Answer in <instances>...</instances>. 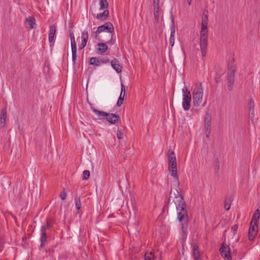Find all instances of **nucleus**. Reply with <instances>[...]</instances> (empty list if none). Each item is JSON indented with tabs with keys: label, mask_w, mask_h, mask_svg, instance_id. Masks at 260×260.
<instances>
[{
	"label": "nucleus",
	"mask_w": 260,
	"mask_h": 260,
	"mask_svg": "<svg viewBox=\"0 0 260 260\" xmlns=\"http://www.w3.org/2000/svg\"><path fill=\"white\" fill-rule=\"evenodd\" d=\"M174 201L177 212V219L181 225V239L184 240L186 239L187 235V229L188 225V216L186 209V205L184 201L183 197L180 192L176 190V193Z\"/></svg>",
	"instance_id": "nucleus-1"
},
{
	"label": "nucleus",
	"mask_w": 260,
	"mask_h": 260,
	"mask_svg": "<svg viewBox=\"0 0 260 260\" xmlns=\"http://www.w3.org/2000/svg\"><path fill=\"white\" fill-rule=\"evenodd\" d=\"M169 170L171 172V176L178 181L177 170V162L175 154L173 151L171 152L168 155ZM179 182V181H178Z\"/></svg>",
	"instance_id": "nucleus-2"
},
{
	"label": "nucleus",
	"mask_w": 260,
	"mask_h": 260,
	"mask_svg": "<svg viewBox=\"0 0 260 260\" xmlns=\"http://www.w3.org/2000/svg\"><path fill=\"white\" fill-rule=\"evenodd\" d=\"M193 104L194 107H198L202 103L203 96V88L201 85L197 86L193 90Z\"/></svg>",
	"instance_id": "nucleus-3"
},
{
	"label": "nucleus",
	"mask_w": 260,
	"mask_h": 260,
	"mask_svg": "<svg viewBox=\"0 0 260 260\" xmlns=\"http://www.w3.org/2000/svg\"><path fill=\"white\" fill-rule=\"evenodd\" d=\"M98 32H109L110 40L107 41V44L113 45L114 42L112 41L113 35L114 31V26L110 22H106L103 25H102L98 27Z\"/></svg>",
	"instance_id": "nucleus-4"
},
{
	"label": "nucleus",
	"mask_w": 260,
	"mask_h": 260,
	"mask_svg": "<svg viewBox=\"0 0 260 260\" xmlns=\"http://www.w3.org/2000/svg\"><path fill=\"white\" fill-rule=\"evenodd\" d=\"M182 92V107L185 111H188L190 107V103L191 101V94L190 91L187 89L186 87L183 88Z\"/></svg>",
	"instance_id": "nucleus-5"
},
{
	"label": "nucleus",
	"mask_w": 260,
	"mask_h": 260,
	"mask_svg": "<svg viewBox=\"0 0 260 260\" xmlns=\"http://www.w3.org/2000/svg\"><path fill=\"white\" fill-rule=\"evenodd\" d=\"M236 71L235 67L232 64H229L228 66V87L230 91L233 88V85L234 83L235 72Z\"/></svg>",
	"instance_id": "nucleus-6"
},
{
	"label": "nucleus",
	"mask_w": 260,
	"mask_h": 260,
	"mask_svg": "<svg viewBox=\"0 0 260 260\" xmlns=\"http://www.w3.org/2000/svg\"><path fill=\"white\" fill-rule=\"evenodd\" d=\"M220 254L224 260H232L231 250L229 245L225 242L222 243L219 249Z\"/></svg>",
	"instance_id": "nucleus-7"
},
{
	"label": "nucleus",
	"mask_w": 260,
	"mask_h": 260,
	"mask_svg": "<svg viewBox=\"0 0 260 260\" xmlns=\"http://www.w3.org/2000/svg\"><path fill=\"white\" fill-rule=\"evenodd\" d=\"M204 123L206 136L207 138H209L211 131V117L208 113H207L205 116Z\"/></svg>",
	"instance_id": "nucleus-8"
},
{
	"label": "nucleus",
	"mask_w": 260,
	"mask_h": 260,
	"mask_svg": "<svg viewBox=\"0 0 260 260\" xmlns=\"http://www.w3.org/2000/svg\"><path fill=\"white\" fill-rule=\"evenodd\" d=\"M258 231V225L257 223H250L248 237L250 241L253 240L257 234Z\"/></svg>",
	"instance_id": "nucleus-9"
},
{
	"label": "nucleus",
	"mask_w": 260,
	"mask_h": 260,
	"mask_svg": "<svg viewBox=\"0 0 260 260\" xmlns=\"http://www.w3.org/2000/svg\"><path fill=\"white\" fill-rule=\"evenodd\" d=\"M109 62V60L106 57L102 58H98L97 57H91L89 60L90 64L96 67L100 66L102 64L107 63Z\"/></svg>",
	"instance_id": "nucleus-10"
},
{
	"label": "nucleus",
	"mask_w": 260,
	"mask_h": 260,
	"mask_svg": "<svg viewBox=\"0 0 260 260\" xmlns=\"http://www.w3.org/2000/svg\"><path fill=\"white\" fill-rule=\"evenodd\" d=\"M56 27L54 25H50L49 27V42L50 44V47H52L54 46L55 42V36L56 34Z\"/></svg>",
	"instance_id": "nucleus-11"
},
{
	"label": "nucleus",
	"mask_w": 260,
	"mask_h": 260,
	"mask_svg": "<svg viewBox=\"0 0 260 260\" xmlns=\"http://www.w3.org/2000/svg\"><path fill=\"white\" fill-rule=\"evenodd\" d=\"M200 47L203 57L206 55L207 48L208 45V37H200Z\"/></svg>",
	"instance_id": "nucleus-12"
},
{
	"label": "nucleus",
	"mask_w": 260,
	"mask_h": 260,
	"mask_svg": "<svg viewBox=\"0 0 260 260\" xmlns=\"http://www.w3.org/2000/svg\"><path fill=\"white\" fill-rule=\"evenodd\" d=\"M171 32H170V44L173 47L175 43V26L174 22V19L173 16L171 17Z\"/></svg>",
	"instance_id": "nucleus-13"
},
{
	"label": "nucleus",
	"mask_w": 260,
	"mask_h": 260,
	"mask_svg": "<svg viewBox=\"0 0 260 260\" xmlns=\"http://www.w3.org/2000/svg\"><path fill=\"white\" fill-rule=\"evenodd\" d=\"M105 119L110 124H115L120 120V117L118 115L113 113H108Z\"/></svg>",
	"instance_id": "nucleus-14"
},
{
	"label": "nucleus",
	"mask_w": 260,
	"mask_h": 260,
	"mask_svg": "<svg viewBox=\"0 0 260 260\" xmlns=\"http://www.w3.org/2000/svg\"><path fill=\"white\" fill-rule=\"evenodd\" d=\"M159 0H153L154 17L156 23L159 22Z\"/></svg>",
	"instance_id": "nucleus-15"
},
{
	"label": "nucleus",
	"mask_w": 260,
	"mask_h": 260,
	"mask_svg": "<svg viewBox=\"0 0 260 260\" xmlns=\"http://www.w3.org/2000/svg\"><path fill=\"white\" fill-rule=\"evenodd\" d=\"M111 64L113 69L117 73H120L122 71V67L120 64L119 60L114 58L111 61Z\"/></svg>",
	"instance_id": "nucleus-16"
},
{
	"label": "nucleus",
	"mask_w": 260,
	"mask_h": 260,
	"mask_svg": "<svg viewBox=\"0 0 260 260\" xmlns=\"http://www.w3.org/2000/svg\"><path fill=\"white\" fill-rule=\"evenodd\" d=\"M91 109L100 120L105 119L106 116H108V113L106 112L97 110L94 107H91Z\"/></svg>",
	"instance_id": "nucleus-17"
},
{
	"label": "nucleus",
	"mask_w": 260,
	"mask_h": 260,
	"mask_svg": "<svg viewBox=\"0 0 260 260\" xmlns=\"http://www.w3.org/2000/svg\"><path fill=\"white\" fill-rule=\"evenodd\" d=\"M109 15V10L106 9L105 10L103 13H98L96 16V18L98 20H99L101 21H104L107 19Z\"/></svg>",
	"instance_id": "nucleus-18"
},
{
	"label": "nucleus",
	"mask_w": 260,
	"mask_h": 260,
	"mask_svg": "<svg viewBox=\"0 0 260 260\" xmlns=\"http://www.w3.org/2000/svg\"><path fill=\"white\" fill-rule=\"evenodd\" d=\"M7 108H4L1 111V126L3 127L6 125V120L7 118Z\"/></svg>",
	"instance_id": "nucleus-19"
},
{
	"label": "nucleus",
	"mask_w": 260,
	"mask_h": 260,
	"mask_svg": "<svg viewBox=\"0 0 260 260\" xmlns=\"http://www.w3.org/2000/svg\"><path fill=\"white\" fill-rule=\"evenodd\" d=\"M191 249L194 258H196L197 257H200L199 246L197 243H193L191 244Z\"/></svg>",
	"instance_id": "nucleus-20"
},
{
	"label": "nucleus",
	"mask_w": 260,
	"mask_h": 260,
	"mask_svg": "<svg viewBox=\"0 0 260 260\" xmlns=\"http://www.w3.org/2000/svg\"><path fill=\"white\" fill-rule=\"evenodd\" d=\"M98 46L99 48L98 50V53L99 54L104 53L108 49V47L106 43H100L98 44Z\"/></svg>",
	"instance_id": "nucleus-21"
},
{
	"label": "nucleus",
	"mask_w": 260,
	"mask_h": 260,
	"mask_svg": "<svg viewBox=\"0 0 260 260\" xmlns=\"http://www.w3.org/2000/svg\"><path fill=\"white\" fill-rule=\"evenodd\" d=\"M260 217V210L256 209L255 210L251 220V223H257Z\"/></svg>",
	"instance_id": "nucleus-22"
},
{
	"label": "nucleus",
	"mask_w": 260,
	"mask_h": 260,
	"mask_svg": "<svg viewBox=\"0 0 260 260\" xmlns=\"http://www.w3.org/2000/svg\"><path fill=\"white\" fill-rule=\"evenodd\" d=\"M53 222L47 219L46 221V224L43 225H42L41 227V232H46V230H49L51 229L53 225Z\"/></svg>",
	"instance_id": "nucleus-23"
},
{
	"label": "nucleus",
	"mask_w": 260,
	"mask_h": 260,
	"mask_svg": "<svg viewBox=\"0 0 260 260\" xmlns=\"http://www.w3.org/2000/svg\"><path fill=\"white\" fill-rule=\"evenodd\" d=\"M40 241V248H42L44 246V245L47 242V237L46 232H41Z\"/></svg>",
	"instance_id": "nucleus-24"
},
{
	"label": "nucleus",
	"mask_w": 260,
	"mask_h": 260,
	"mask_svg": "<svg viewBox=\"0 0 260 260\" xmlns=\"http://www.w3.org/2000/svg\"><path fill=\"white\" fill-rule=\"evenodd\" d=\"M26 21L27 22L30 29L34 28V25L36 24V20L35 18L33 17H28L26 19Z\"/></svg>",
	"instance_id": "nucleus-25"
},
{
	"label": "nucleus",
	"mask_w": 260,
	"mask_h": 260,
	"mask_svg": "<svg viewBox=\"0 0 260 260\" xmlns=\"http://www.w3.org/2000/svg\"><path fill=\"white\" fill-rule=\"evenodd\" d=\"M99 5L100 10H105L108 9V3L107 0H100Z\"/></svg>",
	"instance_id": "nucleus-26"
},
{
	"label": "nucleus",
	"mask_w": 260,
	"mask_h": 260,
	"mask_svg": "<svg viewBox=\"0 0 260 260\" xmlns=\"http://www.w3.org/2000/svg\"><path fill=\"white\" fill-rule=\"evenodd\" d=\"M72 48V61L73 64H75L76 60L77 58V46H71Z\"/></svg>",
	"instance_id": "nucleus-27"
},
{
	"label": "nucleus",
	"mask_w": 260,
	"mask_h": 260,
	"mask_svg": "<svg viewBox=\"0 0 260 260\" xmlns=\"http://www.w3.org/2000/svg\"><path fill=\"white\" fill-rule=\"evenodd\" d=\"M82 41L85 44H87L88 39V34L87 30H84L82 32L81 35Z\"/></svg>",
	"instance_id": "nucleus-28"
},
{
	"label": "nucleus",
	"mask_w": 260,
	"mask_h": 260,
	"mask_svg": "<svg viewBox=\"0 0 260 260\" xmlns=\"http://www.w3.org/2000/svg\"><path fill=\"white\" fill-rule=\"evenodd\" d=\"M154 254L152 252H146L144 255L145 260H152L153 259Z\"/></svg>",
	"instance_id": "nucleus-29"
},
{
	"label": "nucleus",
	"mask_w": 260,
	"mask_h": 260,
	"mask_svg": "<svg viewBox=\"0 0 260 260\" xmlns=\"http://www.w3.org/2000/svg\"><path fill=\"white\" fill-rule=\"evenodd\" d=\"M75 206L76 209L79 210L81 207V203L80 198L76 197L75 198Z\"/></svg>",
	"instance_id": "nucleus-30"
},
{
	"label": "nucleus",
	"mask_w": 260,
	"mask_h": 260,
	"mask_svg": "<svg viewBox=\"0 0 260 260\" xmlns=\"http://www.w3.org/2000/svg\"><path fill=\"white\" fill-rule=\"evenodd\" d=\"M70 37L71 39V46H76V43L75 41L74 33L71 30H70Z\"/></svg>",
	"instance_id": "nucleus-31"
},
{
	"label": "nucleus",
	"mask_w": 260,
	"mask_h": 260,
	"mask_svg": "<svg viewBox=\"0 0 260 260\" xmlns=\"http://www.w3.org/2000/svg\"><path fill=\"white\" fill-rule=\"evenodd\" d=\"M214 169L215 175L217 176L219 170V162L218 159H216L215 160V165Z\"/></svg>",
	"instance_id": "nucleus-32"
},
{
	"label": "nucleus",
	"mask_w": 260,
	"mask_h": 260,
	"mask_svg": "<svg viewBox=\"0 0 260 260\" xmlns=\"http://www.w3.org/2000/svg\"><path fill=\"white\" fill-rule=\"evenodd\" d=\"M231 200L230 199H226L225 201H224V209L226 210V211H228L230 209V207H231Z\"/></svg>",
	"instance_id": "nucleus-33"
},
{
	"label": "nucleus",
	"mask_w": 260,
	"mask_h": 260,
	"mask_svg": "<svg viewBox=\"0 0 260 260\" xmlns=\"http://www.w3.org/2000/svg\"><path fill=\"white\" fill-rule=\"evenodd\" d=\"M90 176V172L88 170H85L83 172V180H88Z\"/></svg>",
	"instance_id": "nucleus-34"
},
{
	"label": "nucleus",
	"mask_w": 260,
	"mask_h": 260,
	"mask_svg": "<svg viewBox=\"0 0 260 260\" xmlns=\"http://www.w3.org/2000/svg\"><path fill=\"white\" fill-rule=\"evenodd\" d=\"M125 95H122L121 94H120V96L118 98V100L117 102V105L119 107H120L123 103L124 98Z\"/></svg>",
	"instance_id": "nucleus-35"
},
{
	"label": "nucleus",
	"mask_w": 260,
	"mask_h": 260,
	"mask_svg": "<svg viewBox=\"0 0 260 260\" xmlns=\"http://www.w3.org/2000/svg\"><path fill=\"white\" fill-rule=\"evenodd\" d=\"M208 18L207 14L204 13L202 19V23L208 24Z\"/></svg>",
	"instance_id": "nucleus-36"
},
{
	"label": "nucleus",
	"mask_w": 260,
	"mask_h": 260,
	"mask_svg": "<svg viewBox=\"0 0 260 260\" xmlns=\"http://www.w3.org/2000/svg\"><path fill=\"white\" fill-rule=\"evenodd\" d=\"M207 33V29H201L200 31V37H208Z\"/></svg>",
	"instance_id": "nucleus-37"
},
{
	"label": "nucleus",
	"mask_w": 260,
	"mask_h": 260,
	"mask_svg": "<svg viewBox=\"0 0 260 260\" xmlns=\"http://www.w3.org/2000/svg\"><path fill=\"white\" fill-rule=\"evenodd\" d=\"M249 110L254 109V103L253 100H250L248 104Z\"/></svg>",
	"instance_id": "nucleus-38"
},
{
	"label": "nucleus",
	"mask_w": 260,
	"mask_h": 260,
	"mask_svg": "<svg viewBox=\"0 0 260 260\" xmlns=\"http://www.w3.org/2000/svg\"><path fill=\"white\" fill-rule=\"evenodd\" d=\"M101 32H98V28L96 31H94L91 34V37H92L95 39H98V37L99 34Z\"/></svg>",
	"instance_id": "nucleus-39"
},
{
	"label": "nucleus",
	"mask_w": 260,
	"mask_h": 260,
	"mask_svg": "<svg viewBox=\"0 0 260 260\" xmlns=\"http://www.w3.org/2000/svg\"><path fill=\"white\" fill-rule=\"evenodd\" d=\"M5 241L3 238H0V252H2L4 249Z\"/></svg>",
	"instance_id": "nucleus-40"
},
{
	"label": "nucleus",
	"mask_w": 260,
	"mask_h": 260,
	"mask_svg": "<svg viewBox=\"0 0 260 260\" xmlns=\"http://www.w3.org/2000/svg\"><path fill=\"white\" fill-rule=\"evenodd\" d=\"M67 197V192L64 190H63L60 194V198L61 200H64L66 199Z\"/></svg>",
	"instance_id": "nucleus-41"
},
{
	"label": "nucleus",
	"mask_w": 260,
	"mask_h": 260,
	"mask_svg": "<svg viewBox=\"0 0 260 260\" xmlns=\"http://www.w3.org/2000/svg\"><path fill=\"white\" fill-rule=\"evenodd\" d=\"M120 94H121L122 95H125V86L123 85V84L122 83L121 84V92H120Z\"/></svg>",
	"instance_id": "nucleus-42"
},
{
	"label": "nucleus",
	"mask_w": 260,
	"mask_h": 260,
	"mask_svg": "<svg viewBox=\"0 0 260 260\" xmlns=\"http://www.w3.org/2000/svg\"><path fill=\"white\" fill-rule=\"evenodd\" d=\"M117 137L119 140H121L123 138V133L121 131H120V130L117 131Z\"/></svg>",
	"instance_id": "nucleus-43"
},
{
	"label": "nucleus",
	"mask_w": 260,
	"mask_h": 260,
	"mask_svg": "<svg viewBox=\"0 0 260 260\" xmlns=\"http://www.w3.org/2000/svg\"><path fill=\"white\" fill-rule=\"evenodd\" d=\"M238 225L237 224H235L232 226L231 230L233 231L234 235L235 234L238 230Z\"/></svg>",
	"instance_id": "nucleus-44"
},
{
	"label": "nucleus",
	"mask_w": 260,
	"mask_h": 260,
	"mask_svg": "<svg viewBox=\"0 0 260 260\" xmlns=\"http://www.w3.org/2000/svg\"><path fill=\"white\" fill-rule=\"evenodd\" d=\"M208 24L201 23V29H207Z\"/></svg>",
	"instance_id": "nucleus-45"
},
{
	"label": "nucleus",
	"mask_w": 260,
	"mask_h": 260,
	"mask_svg": "<svg viewBox=\"0 0 260 260\" xmlns=\"http://www.w3.org/2000/svg\"><path fill=\"white\" fill-rule=\"evenodd\" d=\"M87 44H85V43H83L81 42V44L79 45V48L80 50L84 48L86 46Z\"/></svg>",
	"instance_id": "nucleus-46"
},
{
	"label": "nucleus",
	"mask_w": 260,
	"mask_h": 260,
	"mask_svg": "<svg viewBox=\"0 0 260 260\" xmlns=\"http://www.w3.org/2000/svg\"><path fill=\"white\" fill-rule=\"evenodd\" d=\"M254 112L253 113L249 114V118L251 119L252 122L254 121Z\"/></svg>",
	"instance_id": "nucleus-47"
},
{
	"label": "nucleus",
	"mask_w": 260,
	"mask_h": 260,
	"mask_svg": "<svg viewBox=\"0 0 260 260\" xmlns=\"http://www.w3.org/2000/svg\"><path fill=\"white\" fill-rule=\"evenodd\" d=\"M215 81L216 83H218L219 81V77H215Z\"/></svg>",
	"instance_id": "nucleus-48"
},
{
	"label": "nucleus",
	"mask_w": 260,
	"mask_h": 260,
	"mask_svg": "<svg viewBox=\"0 0 260 260\" xmlns=\"http://www.w3.org/2000/svg\"><path fill=\"white\" fill-rule=\"evenodd\" d=\"M249 114L253 113L254 112V109L249 110Z\"/></svg>",
	"instance_id": "nucleus-49"
},
{
	"label": "nucleus",
	"mask_w": 260,
	"mask_h": 260,
	"mask_svg": "<svg viewBox=\"0 0 260 260\" xmlns=\"http://www.w3.org/2000/svg\"><path fill=\"white\" fill-rule=\"evenodd\" d=\"M172 190H171V191H170V198L169 199V201H170L171 198L172 197Z\"/></svg>",
	"instance_id": "nucleus-50"
},
{
	"label": "nucleus",
	"mask_w": 260,
	"mask_h": 260,
	"mask_svg": "<svg viewBox=\"0 0 260 260\" xmlns=\"http://www.w3.org/2000/svg\"><path fill=\"white\" fill-rule=\"evenodd\" d=\"M187 3H188V5H190L191 4L192 0H187Z\"/></svg>",
	"instance_id": "nucleus-51"
},
{
	"label": "nucleus",
	"mask_w": 260,
	"mask_h": 260,
	"mask_svg": "<svg viewBox=\"0 0 260 260\" xmlns=\"http://www.w3.org/2000/svg\"><path fill=\"white\" fill-rule=\"evenodd\" d=\"M194 260H201L200 257H197L196 258H194Z\"/></svg>",
	"instance_id": "nucleus-52"
},
{
	"label": "nucleus",
	"mask_w": 260,
	"mask_h": 260,
	"mask_svg": "<svg viewBox=\"0 0 260 260\" xmlns=\"http://www.w3.org/2000/svg\"><path fill=\"white\" fill-rule=\"evenodd\" d=\"M89 105H90V108H91V107H93V105H92V104L89 103Z\"/></svg>",
	"instance_id": "nucleus-53"
},
{
	"label": "nucleus",
	"mask_w": 260,
	"mask_h": 260,
	"mask_svg": "<svg viewBox=\"0 0 260 260\" xmlns=\"http://www.w3.org/2000/svg\"><path fill=\"white\" fill-rule=\"evenodd\" d=\"M206 101H205V102H204V104H203V106H204V105L206 104Z\"/></svg>",
	"instance_id": "nucleus-54"
}]
</instances>
